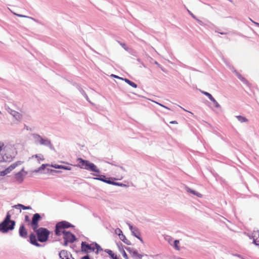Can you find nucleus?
I'll return each instance as SVG.
<instances>
[{"mask_svg":"<svg viewBox=\"0 0 259 259\" xmlns=\"http://www.w3.org/2000/svg\"><path fill=\"white\" fill-rule=\"evenodd\" d=\"M13 148L11 145H5L4 142L0 141V162L10 161L15 157L11 154L10 151Z\"/></svg>","mask_w":259,"mask_h":259,"instance_id":"f03ea898","label":"nucleus"},{"mask_svg":"<svg viewBox=\"0 0 259 259\" xmlns=\"http://www.w3.org/2000/svg\"><path fill=\"white\" fill-rule=\"evenodd\" d=\"M236 117L238 119V120L241 123L246 122L248 121V119L244 116L237 115L236 116Z\"/></svg>","mask_w":259,"mask_h":259,"instance_id":"5701e85b","label":"nucleus"},{"mask_svg":"<svg viewBox=\"0 0 259 259\" xmlns=\"http://www.w3.org/2000/svg\"><path fill=\"white\" fill-rule=\"evenodd\" d=\"M13 207H14L16 209H19L20 212L21 211V208H22L24 210H27V209H31V207L30 206H25L22 204H18L17 205H15L13 206Z\"/></svg>","mask_w":259,"mask_h":259,"instance_id":"6ab92c4d","label":"nucleus"},{"mask_svg":"<svg viewBox=\"0 0 259 259\" xmlns=\"http://www.w3.org/2000/svg\"><path fill=\"white\" fill-rule=\"evenodd\" d=\"M120 45L122 46V47L124 48V49L126 50V49L125 47V45L124 44H120Z\"/></svg>","mask_w":259,"mask_h":259,"instance_id":"a18cd8bd","label":"nucleus"},{"mask_svg":"<svg viewBox=\"0 0 259 259\" xmlns=\"http://www.w3.org/2000/svg\"><path fill=\"white\" fill-rule=\"evenodd\" d=\"M29 239H30V242L32 244H33L36 246H40V244L37 242L36 236L34 234H31L30 235Z\"/></svg>","mask_w":259,"mask_h":259,"instance_id":"f3484780","label":"nucleus"},{"mask_svg":"<svg viewBox=\"0 0 259 259\" xmlns=\"http://www.w3.org/2000/svg\"><path fill=\"white\" fill-rule=\"evenodd\" d=\"M251 237L253 239V243L259 247V233L258 231H254L252 234Z\"/></svg>","mask_w":259,"mask_h":259,"instance_id":"ddd939ff","label":"nucleus"},{"mask_svg":"<svg viewBox=\"0 0 259 259\" xmlns=\"http://www.w3.org/2000/svg\"><path fill=\"white\" fill-rule=\"evenodd\" d=\"M61 169L70 170H71V167L70 166L62 165Z\"/></svg>","mask_w":259,"mask_h":259,"instance_id":"e433bc0d","label":"nucleus"},{"mask_svg":"<svg viewBox=\"0 0 259 259\" xmlns=\"http://www.w3.org/2000/svg\"><path fill=\"white\" fill-rule=\"evenodd\" d=\"M15 222L11 220V214L8 212L4 220L0 224V231L6 233L14 229Z\"/></svg>","mask_w":259,"mask_h":259,"instance_id":"7ed1b4c3","label":"nucleus"},{"mask_svg":"<svg viewBox=\"0 0 259 259\" xmlns=\"http://www.w3.org/2000/svg\"><path fill=\"white\" fill-rule=\"evenodd\" d=\"M198 21L200 23H201V21H200V20H198Z\"/></svg>","mask_w":259,"mask_h":259,"instance_id":"8fccbe9b","label":"nucleus"},{"mask_svg":"<svg viewBox=\"0 0 259 259\" xmlns=\"http://www.w3.org/2000/svg\"><path fill=\"white\" fill-rule=\"evenodd\" d=\"M13 14L17 16L18 17L28 18V19L33 20L35 22H37L36 19H35L34 18H32L31 17L23 15H21V14H19L15 13H13Z\"/></svg>","mask_w":259,"mask_h":259,"instance_id":"bb28decb","label":"nucleus"},{"mask_svg":"<svg viewBox=\"0 0 259 259\" xmlns=\"http://www.w3.org/2000/svg\"><path fill=\"white\" fill-rule=\"evenodd\" d=\"M115 233L116 234L119 236V237H120V235L121 236V235L123 234L122 231L119 228H117L116 229H115Z\"/></svg>","mask_w":259,"mask_h":259,"instance_id":"7c9ffc66","label":"nucleus"},{"mask_svg":"<svg viewBox=\"0 0 259 259\" xmlns=\"http://www.w3.org/2000/svg\"><path fill=\"white\" fill-rule=\"evenodd\" d=\"M81 250L85 253L93 252L96 249V253L98 254L100 251H103V249L97 243L88 244L85 242H82L81 244Z\"/></svg>","mask_w":259,"mask_h":259,"instance_id":"20e7f679","label":"nucleus"},{"mask_svg":"<svg viewBox=\"0 0 259 259\" xmlns=\"http://www.w3.org/2000/svg\"><path fill=\"white\" fill-rule=\"evenodd\" d=\"M170 123H177V122L176 121H172L170 122Z\"/></svg>","mask_w":259,"mask_h":259,"instance_id":"49530a36","label":"nucleus"},{"mask_svg":"<svg viewBox=\"0 0 259 259\" xmlns=\"http://www.w3.org/2000/svg\"><path fill=\"white\" fill-rule=\"evenodd\" d=\"M41 217L39 213L33 214L30 225L33 230H35L38 227V222L40 220Z\"/></svg>","mask_w":259,"mask_h":259,"instance_id":"0eeeda50","label":"nucleus"},{"mask_svg":"<svg viewBox=\"0 0 259 259\" xmlns=\"http://www.w3.org/2000/svg\"><path fill=\"white\" fill-rule=\"evenodd\" d=\"M35 157L37 159V161L38 163H40V161H42L45 160L44 157L42 154H35L32 156L31 158H33Z\"/></svg>","mask_w":259,"mask_h":259,"instance_id":"aec40b11","label":"nucleus"},{"mask_svg":"<svg viewBox=\"0 0 259 259\" xmlns=\"http://www.w3.org/2000/svg\"><path fill=\"white\" fill-rule=\"evenodd\" d=\"M27 174V172L24 170V168H23L20 171L16 173L15 175V178L17 182L19 183H22L25 176Z\"/></svg>","mask_w":259,"mask_h":259,"instance_id":"1a4fd4ad","label":"nucleus"},{"mask_svg":"<svg viewBox=\"0 0 259 259\" xmlns=\"http://www.w3.org/2000/svg\"><path fill=\"white\" fill-rule=\"evenodd\" d=\"M157 103L158 104V103ZM158 104H159V105H160V106H161L163 107L166 108V107H165L164 106H163V105H161V104L158 103Z\"/></svg>","mask_w":259,"mask_h":259,"instance_id":"de8ad7c7","label":"nucleus"},{"mask_svg":"<svg viewBox=\"0 0 259 259\" xmlns=\"http://www.w3.org/2000/svg\"><path fill=\"white\" fill-rule=\"evenodd\" d=\"M187 192H190V193L193 194V195L197 196L198 197H202V195L200 193H199L194 190H191L190 188H187Z\"/></svg>","mask_w":259,"mask_h":259,"instance_id":"b1692460","label":"nucleus"},{"mask_svg":"<svg viewBox=\"0 0 259 259\" xmlns=\"http://www.w3.org/2000/svg\"><path fill=\"white\" fill-rule=\"evenodd\" d=\"M32 137L34 143L36 145H39L42 137L37 134H32Z\"/></svg>","mask_w":259,"mask_h":259,"instance_id":"a211bd4d","label":"nucleus"},{"mask_svg":"<svg viewBox=\"0 0 259 259\" xmlns=\"http://www.w3.org/2000/svg\"><path fill=\"white\" fill-rule=\"evenodd\" d=\"M131 254L133 257H138L141 258L143 257V255L139 254L137 250H133L131 251Z\"/></svg>","mask_w":259,"mask_h":259,"instance_id":"412c9836","label":"nucleus"},{"mask_svg":"<svg viewBox=\"0 0 259 259\" xmlns=\"http://www.w3.org/2000/svg\"><path fill=\"white\" fill-rule=\"evenodd\" d=\"M236 72V74L237 75V76L242 81H245L246 80L244 78H243L239 73Z\"/></svg>","mask_w":259,"mask_h":259,"instance_id":"72a5a7b5","label":"nucleus"},{"mask_svg":"<svg viewBox=\"0 0 259 259\" xmlns=\"http://www.w3.org/2000/svg\"><path fill=\"white\" fill-rule=\"evenodd\" d=\"M12 170L10 168V166H9L8 168H7L4 170H3L0 172V176H5L6 175L9 174Z\"/></svg>","mask_w":259,"mask_h":259,"instance_id":"4be33fe9","label":"nucleus"},{"mask_svg":"<svg viewBox=\"0 0 259 259\" xmlns=\"http://www.w3.org/2000/svg\"><path fill=\"white\" fill-rule=\"evenodd\" d=\"M188 13L191 15V16L194 19H196L195 16L189 10H188Z\"/></svg>","mask_w":259,"mask_h":259,"instance_id":"79ce46f5","label":"nucleus"},{"mask_svg":"<svg viewBox=\"0 0 259 259\" xmlns=\"http://www.w3.org/2000/svg\"><path fill=\"white\" fill-rule=\"evenodd\" d=\"M77 161L78 162V164L76 165V166L79 167L80 168L85 169L86 170L96 172V174H93L94 176L97 177L94 178L95 180H99L102 182H104V181L106 180V179L105 176H99L97 174H99L100 171L95 164L81 158H77Z\"/></svg>","mask_w":259,"mask_h":259,"instance_id":"f257e3e1","label":"nucleus"},{"mask_svg":"<svg viewBox=\"0 0 259 259\" xmlns=\"http://www.w3.org/2000/svg\"><path fill=\"white\" fill-rule=\"evenodd\" d=\"M120 239L124 243L130 245L131 244L130 241L126 239V237L123 235H120L119 237Z\"/></svg>","mask_w":259,"mask_h":259,"instance_id":"a878e982","label":"nucleus"},{"mask_svg":"<svg viewBox=\"0 0 259 259\" xmlns=\"http://www.w3.org/2000/svg\"><path fill=\"white\" fill-rule=\"evenodd\" d=\"M81 259H91L88 255L84 256L81 258Z\"/></svg>","mask_w":259,"mask_h":259,"instance_id":"37998d69","label":"nucleus"},{"mask_svg":"<svg viewBox=\"0 0 259 259\" xmlns=\"http://www.w3.org/2000/svg\"><path fill=\"white\" fill-rule=\"evenodd\" d=\"M8 112L17 120H19L21 118V115L18 112L11 109H9Z\"/></svg>","mask_w":259,"mask_h":259,"instance_id":"dca6fc26","label":"nucleus"},{"mask_svg":"<svg viewBox=\"0 0 259 259\" xmlns=\"http://www.w3.org/2000/svg\"><path fill=\"white\" fill-rule=\"evenodd\" d=\"M59 255L61 259H70V257H72L70 253L65 250H61Z\"/></svg>","mask_w":259,"mask_h":259,"instance_id":"f8f14e48","label":"nucleus"},{"mask_svg":"<svg viewBox=\"0 0 259 259\" xmlns=\"http://www.w3.org/2000/svg\"><path fill=\"white\" fill-rule=\"evenodd\" d=\"M23 162L21 161H16V162L12 164L10 167V168H11L12 170L14 169V168H15L17 166H18V165H21Z\"/></svg>","mask_w":259,"mask_h":259,"instance_id":"c85d7f7f","label":"nucleus"},{"mask_svg":"<svg viewBox=\"0 0 259 259\" xmlns=\"http://www.w3.org/2000/svg\"><path fill=\"white\" fill-rule=\"evenodd\" d=\"M114 185L115 186H118L120 187H126V185L125 184H123L122 183H119L117 182H114Z\"/></svg>","mask_w":259,"mask_h":259,"instance_id":"f704fd0d","label":"nucleus"},{"mask_svg":"<svg viewBox=\"0 0 259 259\" xmlns=\"http://www.w3.org/2000/svg\"><path fill=\"white\" fill-rule=\"evenodd\" d=\"M123 80H124L125 82H126L131 87L134 88H136L137 87V85L135 82L130 80L129 79L127 78H124Z\"/></svg>","mask_w":259,"mask_h":259,"instance_id":"393cba45","label":"nucleus"},{"mask_svg":"<svg viewBox=\"0 0 259 259\" xmlns=\"http://www.w3.org/2000/svg\"><path fill=\"white\" fill-rule=\"evenodd\" d=\"M25 221L26 222H29V218L28 215H25Z\"/></svg>","mask_w":259,"mask_h":259,"instance_id":"ea45409f","label":"nucleus"},{"mask_svg":"<svg viewBox=\"0 0 259 259\" xmlns=\"http://www.w3.org/2000/svg\"><path fill=\"white\" fill-rule=\"evenodd\" d=\"M50 166H51V167H52L55 168L61 169V168H62V165L52 164V165H50Z\"/></svg>","mask_w":259,"mask_h":259,"instance_id":"473e14b6","label":"nucleus"},{"mask_svg":"<svg viewBox=\"0 0 259 259\" xmlns=\"http://www.w3.org/2000/svg\"><path fill=\"white\" fill-rule=\"evenodd\" d=\"M62 234L64 235V240L69 241V243H72L76 240L75 236L69 232L63 231Z\"/></svg>","mask_w":259,"mask_h":259,"instance_id":"6e6552de","label":"nucleus"},{"mask_svg":"<svg viewBox=\"0 0 259 259\" xmlns=\"http://www.w3.org/2000/svg\"><path fill=\"white\" fill-rule=\"evenodd\" d=\"M122 255L125 259H128V256L125 251H123Z\"/></svg>","mask_w":259,"mask_h":259,"instance_id":"4c0bfd02","label":"nucleus"},{"mask_svg":"<svg viewBox=\"0 0 259 259\" xmlns=\"http://www.w3.org/2000/svg\"><path fill=\"white\" fill-rule=\"evenodd\" d=\"M211 101L213 103L215 107L218 108H221V105L218 103V102L215 100L214 98H213Z\"/></svg>","mask_w":259,"mask_h":259,"instance_id":"2f4dec72","label":"nucleus"},{"mask_svg":"<svg viewBox=\"0 0 259 259\" xmlns=\"http://www.w3.org/2000/svg\"><path fill=\"white\" fill-rule=\"evenodd\" d=\"M68 243H69V241H67V240H64V243L63 245L64 246H67L68 244Z\"/></svg>","mask_w":259,"mask_h":259,"instance_id":"c03bdc74","label":"nucleus"},{"mask_svg":"<svg viewBox=\"0 0 259 259\" xmlns=\"http://www.w3.org/2000/svg\"><path fill=\"white\" fill-rule=\"evenodd\" d=\"M72 226L69 223L66 221H62L58 223L56 225L55 234L58 236H60L62 234L64 229L71 227Z\"/></svg>","mask_w":259,"mask_h":259,"instance_id":"423d86ee","label":"nucleus"},{"mask_svg":"<svg viewBox=\"0 0 259 259\" xmlns=\"http://www.w3.org/2000/svg\"><path fill=\"white\" fill-rule=\"evenodd\" d=\"M202 93L203 94H204V95L206 96L211 101L214 98L212 96V95L209 94V93L208 92H204V91H202Z\"/></svg>","mask_w":259,"mask_h":259,"instance_id":"c756f323","label":"nucleus"},{"mask_svg":"<svg viewBox=\"0 0 259 259\" xmlns=\"http://www.w3.org/2000/svg\"><path fill=\"white\" fill-rule=\"evenodd\" d=\"M40 143L39 144L40 145H44L47 147H48L51 149H53L54 147L51 143L50 140L46 137H41L40 140Z\"/></svg>","mask_w":259,"mask_h":259,"instance_id":"9b49d317","label":"nucleus"},{"mask_svg":"<svg viewBox=\"0 0 259 259\" xmlns=\"http://www.w3.org/2000/svg\"><path fill=\"white\" fill-rule=\"evenodd\" d=\"M19 234L20 237L26 238L27 237V231L23 225L20 226L19 230Z\"/></svg>","mask_w":259,"mask_h":259,"instance_id":"4468645a","label":"nucleus"},{"mask_svg":"<svg viewBox=\"0 0 259 259\" xmlns=\"http://www.w3.org/2000/svg\"><path fill=\"white\" fill-rule=\"evenodd\" d=\"M36 234L38 240L40 242H46L50 235V231L44 228H39L33 230Z\"/></svg>","mask_w":259,"mask_h":259,"instance_id":"39448f33","label":"nucleus"},{"mask_svg":"<svg viewBox=\"0 0 259 259\" xmlns=\"http://www.w3.org/2000/svg\"><path fill=\"white\" fill-rule=\"evenodd\" d=\"M112 76H113L115 78H119V79H123V78H121V77H118V76L116 75H114V74H112L111 75Z\"/></svg>","mask_w":259,"mask_h":259,"instance_id":"a19ab883","label":"nucleus"},{"mask_svg":"<svg viewBox=\"0 0 259 259\" xmlns=\"http://www.w3.org/2000/svg\"><path fill=\"white\" fill-rule=\"evenodd\" d=\"M104 182H105L106 183H107V184H111V185H114V184L115 182L112 181L110 179H109V180L106 179L105 181H104Z\"/></svg>","mask_w":259,"mask_h":259,"instance_id":"c9c22d12","label":"nucleus"},{"mask_svg":"<svg viewBox=\"0 0 259 259\" xmlns=\"http://www.w3.org/2000/svg\"><path fill=\"white\" fill-rule=\"evenodd\" d=\"M72 259H74V258H72Z\"/></svg>","mask_w":259,"mask_h":259,"instance_id":"3c124183","label":"nucleus"},{"mask_svg":"<svg viewBox=\"0 0 259 259\" xmlns=\"http://www.w3.org/2000/svg\"><path fill=\"white\" fill-rule=\"evenodd\" d=\"M127 225L129 226L132 235L139 239L142 242H143V241L142 238L140 237V232L139 229L137 227L133 226L130 223H127Z\"/></svg>","mask_w":259,"mask_h":259,"instance_id":"9d476101","label":"nucleus"},{"mask_svg":"<svg viewBox=\"0 0 259 259\" xmlns=\"http://www.w3.org/2000/svg\"><path fill=\"white\" fill-rule=\"evenodd\" d=\"M50 166L49 164H42L39 167L35 169L34 171L35 172H38L41 170H44L47 166Z\"/></svg>","mask_w":259,"mask_h":259,"instance_id":"cd10ccee","label":"nucleus"},{"mask_svg":"<svg viewBox=\"0 0 259 259\" xmlns=\"http://www.w3.org/2000/svg\"><path fill=\"white\" fill-rule=\"evenodd\" d=\"M85 97L86 98L87 100H88V96H87V95L86 94H85Z\"/></svg>","mask_w":259,"mask_h":259,"instance_id":"09e8293b","label":"nucleus"},{"mask_svg":"<svg viewBox=\"0 0 259 259\" xmlns=\"http://www.w3.org/2000/svg\"><path fill=\"white\" fill-rule=\"evenodd\" d=\"M165 240L171 245H174L176 249H178V240H175L173 241L172 239L170 236L165 237Z\"/></svg>","mask_w":259,"mask_h":259,"instance_id":"2eb2a0df","label":"nucleus"},{"mask_svg":"<svg viewBox=\"0 0 259 259\" xmlns=\"http://www.w3.org/2000/svg\"><path fill=\"white\" fill-rule=\"evenodd\" d=\"M255 25H256L257 26H258L259 27V23H257L256 22H255L254 21H253L251 19H249Z\"/></svg>","mask_w":259,"mask_h":259,"instance_id":"58836bf2","label":"nucleus"}]
</instances>
